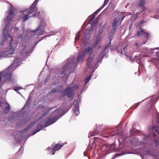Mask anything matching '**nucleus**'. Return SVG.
<instances>
[{"label": "nucleus", "mask_w": 159, "mask_h": 159, "mask_svg": "<svg viewBox=\"0 0 159 159\" xmlns=\"http://www.w3.org/2000/svg\"><path fill=\"white\" fill-rule=\"evenodd\" d=\"M9 7L8 10L5 13L6 16L4 22L6 25L5 30L3 33L4 35V40H8L10 44L9 49L7 50L2 49L0 50V60L5 57H9L15 52V48L20 40L23 39L24 33L19 35L16 38L14 37L12 34L16 32L19 33L18 28L13 27L11 25L15 20V16L13 10L14 8L10 3H9Z\"/></svg>", "instance_id": "f257e3e1"}, {"label": "nucleus", "mask_w": 159, "mask_h": 159, "mask_svg": "<svg viewBox=\"0 0 159 159\" xmlns=\"http://www.w3.org/2000/svg\"><path fill=\"white\" fill-rule=\"evenodd\" d=\"M30 46L26 45L25 43L20 45L19 47L20 54H18L13 64L10 66L7 69L4 70L0 73V86L2 85V80H3L4 82H7L9 81H12L13 78L11 76V72L14 69L22 63L23 58V54L24 53H28L30 51Z\"/></svg>", "instance_id": "f03ea898"}, {"label": "nucleus", "mask_w": 159, "mask_h": 159, "mask_svg": "<svg viewBox=\"0 0 159 159\" xmlns=\"http://www.w3.org/2000/svg\"><path fill=\"white\" fill-rule=\"evenodd\" d=\"M92 50V48L88 47L83 52L79 54L76 61L73 58H69L68 59V61L66 63L65 67L61 70L60 74V77L61 78H62L66 76L67 74L66 68L67 67H70L72 65L75 64L76 63L75 61L77 62L78 63L83 62L84 60V56L89 52L90 53V52Z\"/></svg>", "instance_id": "7ed1b4c3"}, {"label": "nucleus", "mask_w": 159, "mask_h": 159, "mask_svg": "<svg viewBox=\"0 0 159 159\" xmlns=\"http://www.w3.org/2000/svg\"><path fill=\"white\" fill-rule=\"evenodd\" d=\"M63 111L60 108L51 114L45 121V127L51 125L56 121L58 118L62 115Z\"/></svg>", "instance_id": "20e7f679"}, {"label": "nucleus", "mask_w": 159, "mask_h": 159, "mask_svg": "<svg viewBox=\"0 0 159 159\" xmlns=\"http://www.w3.org/2000/svg\"><path fill=\"white\" fill-rule=\"evenodd\" d=\"M39 0H35L30 7L27 10H25L21 12L22 18L24 21L26 20L29 18V16L32 13L35 12L37 11L36 6Z\"/></svg>", "instance_id": "39448f33"}, {"label": "nucleus", "mask_w": 159, "mask_h": 159, "mask_svg": "<svg viewBox=\"0 0 159 159\" xmlns=\"http://www.w3.org/2000/svg\"><path fill=\"white\" fill-rule=\"evenodd\" d=\"M45 26V22L44 20H42L39 23L36 30L34 31H30L28 33V34H31L32 33H33L34 34V37L37 38L38 36L45 34V32L44 29Z\"/></svg>", "instance_id": "423d86ee"}, {"label": "nucleus", "mask_w": 159, "mask_h": 159, "mask_svg": "<svg viewBox=\"0 0 159 159\" xmlns=\"http://www.w3.org/2000/svg\"><path fill=\"white\" fill-rule=\"evenodd\" d=\"M78 88V87L76 86L70 85L64 92V94L68 98L72 99L74 95V91Z\"/></svg>", "instance_id": "0eeeda50"}, {"label": "nucleus", "mask_w": 159, "mask_h": 159, "mask_svg": "<svg viewBox=\"0 0 159 159\" xmlns=\"http://www.w3.org/2000/svg\"><path fill=\"white\" fill-rule=\"evenodd\" d=\"M120 19L119 17H116L114 20L111 30V33H113L118 28L117 23Z\"/></svg>", "instance_id": "6e6552de"}, {"label": "nucleus", "mask_w": 159, "mask_h": 159, "mask_svg": "<svg viewBox=\"0 0 159 159\" xmlns=\"http://www.w3.org/2000/svg\"><path fill=\"white\" fill-rule=\"evenodd\" d=\"M63 146V145L57 144L56 145L55 147H54L53 148V147H52L51 148L52 150V154L53 155L55 154V152L56 151L59 150Z\"/></svg>", "instance_id": "1a4fd4ad"}, {"label": "nucleus", "mask_w": 159, "mask_h": 159, "mask_svg": "<svg viewBox=\"0 0 159 159\" xmlns=\"http://www.w3.org/2000/svg\"><path fill=\"white\" fill-rule=\"evenodd\" d=\"M74 108L73 110L74 115L75 116H78L79 113L78 110L79 107L78 104L73 105Z\"/></svg>", "instance_id": "9d476101"}, {"label": "nucleus", "mask_w": 159, "mask_h": 159, "mask_svg": "<svg viewBox=\"0 0 159 159\" xmlns=\"http://www.w3.org/2000/svg\"><path fill=\"white\" fill-rule=\"evenodd\" d=\"M141 35H144V36L147 38V40H148V33L144 32L142 30L137 32V36H140Z\"/></svg>", "instance_id": "9b49d317"}, {"label": "nucleus", "mask_w": 159, "mask_h": 159, "mask_svg": "<svg viewBox=\"0 0 159 159\" xmlns=\"http://www.w3.org/2000/svg\"><path fill=\"white\" fill-rule=\"evenodd\" d=\"M94 29V27L92 25H90V26H89V28L86 30L85 33L86 35H90L93 32V31Z\"/></svg>", "instance_id": "f8f14e48"}, {"label": "nucleus", "mask_w": 159, "mask_h": 159, "mask_svg": "<svg viewBox=\"0 0 159 159\" xmlns=\"http://www.w3.org/2000/svg\"><path fill=\"white\" fill-rule=\"evenodd\" d=\"M93 58L92 57H90L87 60V65L91 67L94 66L93 63Z\"/></svg>", "instance_id": "ddd939ff"}, {"label": "nucleus", "mask_w": 159, "mask_h": 159, "mask_svg": "<svg viewBox=\"0 0 159 159\" xmlns=\"http://www.w3.org/2000/svg\"><path fill=\"white\" fill-rule=\"evenodd\" d=\"M3 104L5 105L6 106L4 112L5 113H6L9 110L10 107L8 104L5 103H2L0 104L2 107V106Z\"/></svg>", "instance_id": "4468645a"}, {"label": "nucleus", "mask_w": 159, "mask_h": 159, "mask_svg": "<svg viewBox=\"0 0 159 159\" xmlns=\"http://www.w3.org/2000/svg\"><path fill=\"white\" fill-rule=\"evenodd\" d=\"M53 109V108H47L44 111V114H43L41 116V118L43 117L45 115L47 114L49 112V111L50 110H52Z\"/></svg>", "instance_id": "2eb2a0df"}, {"label": "nucleus", "mask_w": 159, "mask_h": 159, "mask_svg": "<svg viewBox=\"0 0 159 159\" xmlns=\"http://www.w3.org/2000/svg\"><path fill=\"white\" fill-rule=\"evenodd\" d=\"M91 75H89L88 78L84 79L85 84H84L86 85L89 81L91 79Z\"/></svg>", "instance_id": "dca6fc26"}, {"label": "nucleus", "mask_w": 159, "mask_h": 159, "mask_svg": "<svg viewBox=\"0 0 159 159\" xmlns=\"http://www.w3.org/2000/svg\"><path fill=\"white\" fill-rule=\"evenodd\" d=\"M13 89L15 91L17 92V93H19V92L18 91V90L22 89L20 87L18 86H16L14 87L13 88Z\"/></svg>", "instance_id": "f3484780"}, {"label": "nucleus", "mask_w": 159, "mask_h": 159, "mask_svg": "<svg viewBox=\"0 0 159 159\" xmlns=\"http://www.w3.org/2000/svg\"><path fill=\"white\" fill-rule=\"evenodd\" d=\"M145 3V0H139V4L140 6H143Z\"/></svg>", "instance_id": "a211bd4d"}, {"label": "nucleus", "mask_w": 159, "mask_h": 159, "mask_svg": "<svg viewBox=\"0 0 159 159\" xmlns=\"http://www.w3.org/2000/svg\"><path fill=\"white\" fill-rule=\"evenodd\" d=\"M126 48V47H125L123 49H121V53L123 54H125L127 56H128V55L126 54V52L125 51V49ZM129 57H130V56L129 55L128 56Z\"/></svg>", "instance_id": "6ab92c4d"}, {"label": "nucleus", "mask_w": 159, "mask_h": 159, "mask_svg": "<svg viewBox=\"0 0 159 159\" xmlns=\"http://www.w3.org/2000/svg\"><path fill=\"white\" fill-rule=\"evenodd\" d=\"M36 122L35 121L33 123L31 124L30 125L28 126L27 129H28L31 128V127L33 126L34 125L36 124Z\"/></svg>", "instance_id": "aec40b11"}, {"label": "nucleus", "mask_w": 159, "mask_h": 159, "mask_svg": "<svg viewBox=\"0 0 159 159\" xmlns=\"http://www.w3.org/2000/svg\"><path fill=\"white\" fill-rule=\"evenodd\" d=\"M100 38H98L97 39V40L94 43V46H96L97 44L100 42Z\"/></svg>", "instance_id": "412c9836"}, {"label": "nucleus", "mask_w": 159, "mask_h": 159, "mask_svg": "<svg viewBox=\"0 0 159 159\" xmlns=\"http://www.w3.org/2000/svg\"><path fill=\"white\" fill-rule=\"evenodd\" d=\"M149 52V50L147 48H145L143 52H146V53H148Z\"/></svg>", "instance_id": "4be33fe9"}, {"label": "nucleus", "mask_w": 159, "mask_h": 159, "mask_svg": "<svg viewBox=\"0 0 159 159\" xmlns=\"http://www.w3.org/2000/svg\"><path fill=\"white\" fill-rule=\"evenodd\" d=\"M103 6H102L101 8L98 9V10H97L96 11H95L94 13V14H97L101 10V8H102Z\"/></svg>", "instance_id": "5701e85b"}, {"label": "nucleus", "mask_w": 159, "mask_h": 159, "mask_svg": "<svg viewBox=\"0 0 159 159\" xmlns=\"http://www.w3.org/2000/svg\"><path fill=\"white\" fill-rule=\"evenodd\" d=\"M96 14H94V13L91 16H92V18L90 20H92L93 18H94L96 15Z\"/></svg>", "instance_id": "b1692460"}, {"label": "nucleus", "mask_w": 159, "mask_h": 159, "mask_svg": "<svg viewBox=\"0 0 159 159\" xmlns=\"http://www.w3.org/2000/svg\"><path fill=\"white\" fill-rule=\"evenodd\" d=\"M80 37V35L79 34V33H78L77 36H76L75 40H76L77 39H78Z\"/></svg>", "instance_id": "393cba45"}, {"label": "nucleus", "mask_w": 159, "mask_h": 159, "mask_svg": "<svg viewBox=\"0 0 159 159\" xmlns=\"http://www.w3.org/2000/svg\"><path fill=\"white\" fill-rule=\"evenodd\" d=\"M110 43L109 44H107L106 46V47H105V49L106 50V49H107V48H109L110 47Z\"/></svg>", "instance_id": "a878e982"}, {"label": "nucleus", "mask_w": 159, "mask_h": 159, "mask_svg": "<svg viewBox=\"0 0 159 159\" xmlns=\"http://www.w3.org/2000/svg\"><path fill=\"white\" fill-rule=\"evenodd\" d=\"M40 130V129H39V130H37V131H34V132L33 133V135L34 134H36L37 132H38Z\"/></svg>", "instance_id": "bb28decb"}, {"label": "nucleus", "mask_w": 159, "mask_h": 159, "mask_svg": "<svg viewBox=\"0 0 159 159\" xmlns=\"http://www.w3.org/2000/svg\"><path fill=\"white\" fill-rule=\"evenodd\" d=\"M114 144H111L110 146V148H112V147H114Z\"/></svg>", "instance_id": "cd10ccee"}, {"label": "nucleus", "mask_w": 159, "mask_h": 159, "mask_svg": "<svg viewBox=\"0 0 159 159\" xmlns=\"http://www.w3.org/2000/svg\"><path fill=\"white\" fill-rule=\"evenodd\" d=\"M39 127H41V128H43V127H42V126H41V125H40V124H39L38 126V127L37 128H38Z\"/></svg>", "instance_id": "c85d7f7f"}, {"label": "nucleus", "mask_w": 159, "mask_h": 159, "mask_svg": "<svg viewBox=\"0 0 159 159\" xmlns=\"http://www.w3.org/2000/svg\"><path fill=\"white\" fill-rule=\"evenodd\" d=\"M155 18H156V19H158L159 18V16H155Z\"/></svg>", "instance_id": "c756f323"}, {"label": "nucleus", "mask_w": 159, "mask_h": 159, "mask_svg": "<svg viewBox=\"0 0 159 159\" xmlns=\"http://www.w3.org/2000/svg\"><path fill=\"white\" fill-rule=\"evenodd\" d=\"M99 56H101V57H101V58H102L103 57V55H100Z\"/></svg>", "instance_id": "7c9ffc66"}, {"label": "nucleus", "mask_w": 159, "mask_h": 159, "mask_svg": "<svg viewBox=\"0 0 159 159\" xmlns=\"http://www.w3.org/2000/svg\"><path fill=\"white\" fill-rule=\"evenodd\" d=\"M55 33H54L53 34H50V35H47L46 36H51V35H54V34H55Z\"/></svg>", "instance_id": "2f4dec72"}, {"label": "nucleus", "mask_w": 159, "mask_h": 159, "mask_svg": "<svg viewBox=\"0 0 159 159\" xmlns=\"http://www.w3.org/2000/svg\"><path fill=\"white\" fill-rule=\"evenodd\" d=\"M52 91L53 92H55L56 91V90L55 89H53Z\"/></svg>", "instance_id": "473e14b6"}, {"label": "nucleus", "mask_w": 159, "mask_h": 159, "mask_svg": "<svg viewBox=\"0 0 159 159\" xmlns=\"http://www.w3.org/2000/svg\"><path fill=\"white\" fill-rule=\"evenodd\" d=\"M145 43H146V42H145L144 43H141L140 45H143V44Z\"/></svg>", "instance_id": "72a5a7b5"}, {"label": "nucleus", "mask_w": 159, "mask_h": 159, "mask_svg": "<svg viewBox=\"0 0 159 159\" xmlns=\"http://www.w3.org/2000/svg\"><path fill=\"white\" fill-rule=\"evenodd\" d=\"M82 40L84 42V37H83L82 39Z\"/></svg>", "instance_id": "f704fd0d"}, {"label": "nucleus", "mask_w": 159, "mask_h": 159, "mask_svg": "<svg viewBox=\"0 0 159 159\" xmlns=\"http://www.w3.org/2000/svg\"><path fill=\"white\" fill-rule=\"evenodd\" d=\"M136 45H138V46L140 45H139V43H136Z\"/></svg>", "instance_id": "c9c22d12"}, {"label": "nucleus", "mask_w": 159, "mask_h": 159, "mask_svg": "<svg viewBox=\"0 0 159 159\" xmlns=\"http://www.w3.org/2000/svg\"><path fill=\"white\" fill-rule=\"evenodd\" d=\"M100 16V15H99L98 17H97V18H99Z\"/></svg>", "instance_id": "e433bc0d"}, {"label": "nucleus", "mask_w": 159, "mask_h": 159, "mask_svg": "<svg viewBox=\"0 0 159 159\" xmlns=\"http://www.w3.org/2000/svg\"><path fill=\"white\" fill-rule=\"evenodd\" d=\"M158 10H156V13L157 12H158Z\"/></svg>", "instance_id": "4c0bfd02"}, {"label": "nucleus", "mask_w": 159, "mask_h": 159, "mask_svg": "<svg viewBox=\"0 0 159 159\" xmlns=\"http://www.w3.org/2000/svg\"><path fill=\"white\" fill-rule=\"evenodd\" d=\"M158 122L159 123V117H158Z\"/></svg>", "instance_id": "58836bf2"}, {"label": "nucleus", "mask_w": 159, "mask_h": 159, "mask_svg": "<svg viewBox=\"0 0 159 159\" xmlns=\"http://www.w3.org/2000/svg\"><path fill=\"white\" fill-rule=\"evenodd\" d=\"M34 16H37V15L34 14Z\"/></svg>", "instance_id": "ea45409f"}, {"label": "nucleus", "mask_w": 159, "mask_h": 159, "mask_svg": "<svg viewBox=\"0 0 159 159\" xmlns=\"http://www.w3.org/2000/svg\"><path fill=\"white\" fill-rule=\"evenodd\" d=\"M124 18V17H123V18H122V20Z\"/></svg>", "instance_id": "a19ab883"}, {"label": "nucleus", "mask_w": 159, "mask_h": 159, "mask_svg": "<svg viewBox=\"0 0 159 159\" xmlns=\"http://www.w3.org/2000/svg\"><path fill=\"white\" fill-rule=\"evenodd\" d=\"M51 148V147H50V148L49 147L48 148Z\"/></svg>", "instance_id": "79ce46f5"}, {"label": "nucleus", "mask_w": 159, "mask_h": 159, "mask_svg": "<svg viewBox=\"0 0 159 159\" xmlns=\"http://www.w3.org/2000/svg\"><path fill=\"white\" fill-rule=\"evenodd\" d=\"M39 14H40V12H39V13L38 14V15H39Z\"/></svg>", "instance_id": "37998d69"}, {"label": "nucleus", "mask_w": 159, "mask_h": 159, "mask_svg": "<svg viewBox=\"0 0 159 159\" xmlns=\"http://www.w3.org/2000/svg\"><path fill=\"white\" fill-rule=\"evenodd\" d=\"M75 101H74V103H75Z\"/></svg>", "instance_id": "c03bdc74"}]
</instances>
